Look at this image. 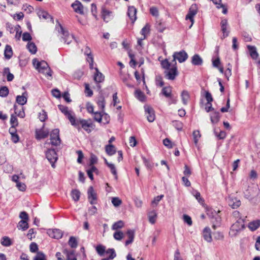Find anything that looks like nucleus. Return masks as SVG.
Wrapping results in <instances>:
<instances>
[{
	"instance_id": "25",
	"label": "nucleus",
	"mask_w": 260,
	"mask_h": 260,
	"mask_svg": "<svg viewBox=\"0 0 260 260\" xmlns=\"http://www.w3.org/2000/svg\"><path fill=\"white\" fill-rule=\"evenodd\" d=\"M37 14L40 19H43L44 20L48 19H52V17L49 14V13L44 10H39Z\"/></svg>"
},
{
	"instance_id": "42",
	"label": "nucleus",
	"mask_w": 260,
	"mask_h": 260,
	"mask_svg": "<svg viewBox=\"0 0 260 260\" xmlns=\"http://www.w3.org/2000/svg\"><path fill=\"white\" fill-rule=\"evenodd\" d=\"M1 244L5 246H9L12 244V242L9 238L8 237H5L3 238Z\"/></svg>"
},
{
	"instance_id": "5",
	"label": "nucleus",
	"mask_w": 260,
	"mask_h": 260,
	"mask_svg": "<svg viewBox=\"0 0 260 260\" xmlns=\"http://www.w3.org/2000/svg\"><path fill=\"white\" fill-rule=\"evenodd\" d=\"M176 62H172V66L170 67L169 70H167L165 72V76L168 79L174 80L177 75V68Z\"/></svg>"
},
{
	"instance_id": "19",
	"label": "nucleus",
	"mask_w": 260,
	"mask_h": 260,
	"mask_svg": "<svg viewBox=\"0 0 260 260\" xmlns=\"http://www.w3.org/2000/svg\"><path fill=\"white\" fill-rule=\"evenodd\" d=\"M95 73L94 74L93 79L96 83H101L104 81L105 77L102 73H101L97 68L95 69Z\"/></svg>"
},
{
	"instance_id": "10",
	"label": "nucleus",
	"mask_w": 260,
	"mask_h": 260,
	"mask_svg": "<svg viewBox=\"0 0 260 260\" xmlns=\"http://www.w3.org/2000/svg\"><path fill=\"white\" fill-rule=\"evenodd\" d=\"M188 57V55L184 51L180 52H176L173 54V60L172 62H176V60L177 59L179 62H183L185 61Z\"/></svg>"
},
{
	"instance_id": "27",
	"label": "nucleus",
	"mask_w": 260,
	"mask_h": 260,
	"mask_svg": "<svg viewBox=\"0 0 260 260\" xmlns=\"http://www.w3.org/2000/svg\"><path fill=\"white\" fill-rule=\"evenodd\" d=\"M5 57L6 59H9L11 58L13 55V51L10 45H7L5 47L4 51Z\"/></svg>"
},
{
	"instance_id": "33",
	"label": "nucleus",
	"mask_w": 260,
	"mask_h": 260,
	"mask_svg": "<svg viewBox=\"0 0 260 260\" xmlns=\"http://www.w3.org/2000/svg\"><path fill=\"white\" fill-rule=\"evenodd\" d=\"M17 228L19 230L25 231L29 228L28 221L20 220L18 224Z\"/></svg>"
},
{
	"instance_id": "41",
	"label": "nucleus",
	"mask_w": 260,
	"mask_h": 260,
	"mask_svg": "<svg viewBox=\"0 0 260 260\" xmlns=\"http://www.w3.org/2000/svg\"><path fill=\"white\" fill-rule=\"evenodd\" d=\"M4 74H7V79L8 81H11L14 79V75L10 73L9 68H6L4 70Z\"/></svg>"
},
{
	"instance_id": "63",
	"label": "nucleus",
	"mask_w": 260,
	"mask_h": 260,
	"mask_svg": "<svg viewBox=\"0 0 260 260\" xmlns=\"http://www.w3.org/2000/svg\"><path fill=\"white\" fill-rule=\"evenodd\" d=\"M30 251L32 252H36L38 249V247L36 243H31L29 246Z\"/></svg>"
},
{
	"instance_id": "16",
	"label": "nucleus",
	"mask_w": 260,
	"mask_h": 260,
	"mask_svg": "<svg viewBox=\"0 0 260 260\" xmlns=\"http://www.w3.org/2000/svg\"><path fill=\"white\" fill-rule=\"evenodd\" d=\"M137 9L134 6H129L128 8L127 15L132 23H134L137 19Z\"/></svg>"
},
{
	"instance_id": "60",
	"label": "nucleus",
	"mask_w": 260,
	"mask_h": 260,
	"mask_svg": "<svg viewBox=\"0 0 260 260\" xmlns=\"http://www.w3.org/2000/svg\"><path fill=\"white\" fill-rule=\"evenodd\" d=\"M66 251L67 252V260H74V259H76V256L73 251L67 252L66 250Z\"/></svg>"
},
{
	"instance_id": "1",
	"label": "nucleus",
	"mask_w": 260,
	"mask_h": 260,
	"mask_svg": "<svg viewBox=\"0 0 260 260\" xmlns=\"http://www.w3.org/2000/svg\"><path fill=\"white\" fill-rule=\"evenodd\" d=\"M32 63L35 68L39 72L43 73L50 77L52 76V71L45 61L42 60L39 61L37 59L35 58L32 60Z\"/></svg>"
},
{
	"instance_id": "15",
	"label": "nucleus",
	"mask_w": 260,
	"mask_h": 260,
	"mask_svg": "<svg viewBox=\"0 0 260 260\" xmlns=\"http://www.w3.org/2000/svg\"><path fill=\"white\" fill-rule=\"evenodd\" d=\"M102 14L103 19L106 22H109L113 18L112 12L106 9L105 7L102 8Z\"/></svg>"
},
{
	"instance_id": "22",
	"label": "nucleus",
	"mask_w": 260,
	"mask_h": 260,
	"mask_svg": "<svg viewBox=\"0 0 260 260\" xmlns=\"http://www.w3.org/2000/svg\"><path fill=\"white\" fill-rule=\"evenodd\" d=\"M203 237L207 242H211L212 238L211 235V230L209 228H205L203 231Z\"/></svg>"
},
{
	"instance_id": "9",
	"label": "nucleus",
	"mask_w": 260,
	"mask_h": 260,
	"mask_svg": "<svg viewBox=\"0 0 260 260\" xmlns=\"http://www.w3.org/2000/svg\"><path fill=\"white\" fill-rule=\"evenodd\" d=\"M59 131L54 129L50 134V143L52 145L57 146L60 144L61 140L59 136Z\"/></svg>"
},
{
	"instance_id": "7",
	"label": "nucleus",
	"mask_w": 260,
	"mask_h": 260,
	"mask_svg": "<svg viewBox=\"0 0 260 260\" xmlns=\"http://www.w3.org/2000/svg\"><path fill=\"white\" fill-rule=\"evenodd\" d=\"M198 13V7L197 5L193 4L192 5L189 9L188 12L187 14L186 15L185 17V19L188 20L189 19L190 22H191V24L190 26H189V28H191L192 25H193L194 23V16L197 14Z\"/></svg>"
},
{
	"instance_id": "30",
	"label": "nucleus",
	"mask_w": 260,
	"mask_h": 260,
	"mask_svg": "<svg viewBox=\"0 0 260 260\" xmlns=\"http://www.w3.org/2000/svg\"><path fill=\"white\" fill-rule=\"evenodd\" d=\"M213 3L216 5L217 8H222V13L224 14H226L227 13L228 10L225 7V6L222 5L221 2V0H212Z\"/></svg>"
},
{
	"instance_id": "54",
	"label": "nucleus",
	"mask_w": 260,
	"mask_h": 260,
	"mask_svg": "<svg viewBox=\"0 0 260 260\" xmlns=\"http://www.w3.org/2000/svg\"><path fill=\"white\" fill-rule=\"evenodd\" d=\"M214 134L219 139H224L226 136V133L224 131H220L219 134H217V132L214 130Z\"/></svg>"
},
{
	"instance_id": "3",
	"label": "nucleus",
	"mask_w": 260,
	"mask_h": 260,
	"mask_svg": "<svg viewBox=\"0 0 260 260\" xmlns=\"http://www.w3.org/2000/svg\"><path fill=\"white\" fill-rule=\"evenodd\" d=\"M58 109L69 120L72 125L77 126L78 123L76 122V119L74 113L70 110L67 107L59 105L58 106Z\"/></svg>"
},
{
	"instance_id": "26",
	"label": "nucleus",
	"mask_w": 260,
	"mask_h": 260,
	"mask_svg": "<svg viewBox=\"0 0 260 260\" xmlns=\"http://www.w3.org/2000/svg\"><path fill=\"white\" fill-rule=\"evenodd\" d=\"M148 219L150 223L151 224H154L156 222L157 218V213L155 211L153 210L149 212L148 214Z\"/></svg>"
},
{
	"instance_id": "32",
	"label": "nucleus",
	"mask_w": 260,
	"mask_h": 260,
	"mask_svg": "<svg viewBox=\"0 0 260 260\" xmlns=\"http://www.w3.org/2000/svg\"><path fill=\"white\" fill-rule=\"evenodd\" d=\"M191 62L194 65L199 66L202 64L203 61L199 55L196 54L192 56Z\"/></svg>"
},
{
	"instance_id": "45",
	"label": "nucleus",
	"mask_w": 260,
	"mask_h": 260,
	"mask_svg": "<svg viewBox=\"0 0 260 260\" xmlns=\"http://www.w3.org/2000/svg\"><path fill=\"white\" fill-rule=\"evenodd\" d=\"M111 202L116 207L119 206L122 204V201L118 197L112 198Z\"/></svg>"
},
{
	"instance_id": "59",
	"label": "nucleus",
	"mask_w": 260,
	"mask_h": 260,
	"mask_svg": "<svg viewBox=\"0 0 260 260\" xmlns=\"http://www.w3.org/2000/svg\"><path fill=\"white\" fill-rule=\"evenodd\" d=\"M164 197V195H160L156 197H155L153 199V200L152 201V204L157 205L159 202L162 199V198Z\"/></svg>"
},
{
	"instance_id": "23",
	"label": "nucleus",
	"mask_w": 260,
	"mask_h": 260,
	"mask_svg": "<svg viewBox=\"0 0 260 260\" xmlns=\"http://www.w3.org/2000/svg\"><path fill=\"white\" fill-rule=\"evenodd\" d=\"M126 235L128 237V240L125 241V246H127L129 244H131L134 239L135 236V232L134 231L132 230H128L126 232Z\"/></svg>"
},
{
	"instance_id": "64",
	"label": "nucleus",
	"mask_w": 260,
	"mask_h": 260,
	"mask_svg": "<svg viewBox=\"0 0 260 260\" xmlns=\"http://www.w3.org/2000/svg\"><path fill=\"white\" fill-rule=\"evenodd\" d=\"M16 186L20 191H24L26 189V185H25V184L20 182H17V183H16Z\"/></svg>"
},
{
	"instance_id": "47",
	"label": "nucleus",
	"mask_w": 260,
	"mask_h": 260,
	"mask_svg": "<svg viewBox=\"0 0 260 260\" xmlns=\"http://www.w3.org/2000/svg\"><path fill=\"white\" fill-rule=\"evenodd\" d=\"M97 104L99 107L103 109L105 107V99L103 96H101L98 98Z\"/></svg>"
},
{
	"instance_id": "61",
	"label": "nucleus",
	"mask_w": 260,
	"mask_h": 260,
	"mask_svg": "<svg viewBox=\"0 0 260 260\" xmlns=\"http://www.w3.org/2000/svg\"><path fill=\"white\" fill-rule=\"evenodd\" d=\"M107 253L108 254L109 253L110 255L109 256H108V257L111 259H113L116 255V253H115V252L114 251V250L113 249H109L107 251Z\"/></svg>"
},
{
	"instance_id": "21",
	"label": "nucleus",
	"mask_w": 260,
	"mask_h": 260,
	"mask_svg": "<svg viewBox=\"0 0 260 260\" xmlns=\"http://www.w3.org/2000/svg\"><path fill=\"white\" fill-rule=\"evenodd\" d=\"M247 48L249 50V54L251 58L253 59H256L258 56V54L256 51V48L255 46L248 45Z\"/></svg>"
},
{
	"instance_id": "4",
	"label": "nucleus",
	"mask_w": 260,
	"mask_h": 260,
	"mask_svg": "<svg viewBox=\"0 0 260 260\" xmlns=\"http://www.w3.org/2000/svg\"><path fill=\"white\" fill-rule=\"evenodd\" d=\"M56 28H58V31L59 34L61 35V38L63 39V40L64 43H66L67 44H69L74 39V37L72 35H70L68 31H66L63 28L62 26L59 24L58 27L56 26Z\"/></svg>"
},
{
	"instance_id": "39",
	"label": "nucleus",
	"mask_w": 260,
	"mask_h": 260,
	"mask_svg": "<svg viewBox=\"0 0 260 260\" xmlns=\"http://www.w3.org/2000/svg\"><path fill=\"white\" fill-rule=\"evenodd\" d=\"M69 245L72 248H76L78 245L76 238L74 237H71L69 240Z\"/></svg>"
},
{
	"instance_id": "40",
	"label": "nucleus",
	"mask_w": 260,
	"mask_h": 260,
	"mask_svg": "<svg viewBox=\"0 0 260 260\" xmlns=\"http://www.w3.org/2000/svg\"><path fill=\"white\" fill-rule=\"evenodd\" d=\"M193 141L196 146H197L199 139L201 137V134L199 131H194L193 132Z\"/></svg>"
},
{
	"instance_id": "11",
	"label": "nucleus",
	"mask_w": 260,
	"mask_h": 260,
	"mask_svg": "<svg viewBox=\"0 0 260 260\" xmlns=\"http://www.w3.org/2000/svg\"><path fill=\"white\" fill-rule=\"evenodd\" d=\"M88 199L91 205L96 204L97 195L92 186H90L88 189Z\"/></svg>"
},
{
	"instance_id": "13",
	"label": "nucleus",
	"mask_w": 260,
	"mask_h": 260,
	"mask_svg": "<svg viewBox=\"0 0 260 260\" xmlns=\"http://www.w3.org/2000/svg\"><path fill=\"white\" fill-rule=\"evenodd\" d=\"M144 108L148 121L150 122H153L155 119V114L153 109L149 106H145Z\"/></svg>"
},
{
	"instance_id": "51",
	"label": "nucleus",
	"mask_w": 260,
	"mask_h": 260,
	"mask_svg": "<svg viewBox=\"0 0 260 260\" xmlns=\"http://www.w3.org/2000/svg\"><path fill=\"white\" fill-rule=\"evenodd\" d=\"M34 260H46V256L42 252H38L34 257Z\"/></svg>"
},
{
	"instance_id": "18",
	"label": "nucleus",
	"mask_w": 260,
	"mask_h": 260,
	"mask_svg": "<svg viewBox=\"0 0 260 260\" xmlns=\"http://www.w3.org/2000/svg\"><path fill=\"white\" fill-rule=\"evenodd\" d=\"M28 93L26 91L24 92L21 95H18L16 97L17 103L20 105H25L27 100Z\"/></svg>"
},
{
	"instance_id": "50",
	"label": "nucleus",
	"mask_w": 260,
	"mask_h": 260,
	"mask_svg": "<svg viewBox=\"0 0 260 260\" xmlns=\"http://www.w3.org/2000/svg\"><path fill=\"white\" fill-rule=\"evenodd\" d=\"M192 194L200 203L202 204L204 202V200L201 198V194L199 192L194 191L193 192Z\"/></svg>"
},
{
	"instance_id": "46",
	"label": "nucleus",
	"mask_w": 260,
	"mask_h": 260,
	"mask_svg": "<svg viewBox=\"0 0 260 260\" xmlns=\"http://www.w3.org/2000/svg\"><path fill=\"white\" fill-rule=\"evenodd\" d=\"M150 25L146 24V25L142 29L141 33L143 36L144 38H146V35L149 32Z\"/></svg>"
},
{
	"instance_id": "29",
	"label": "nucleus",
	"mask_w": 260,
	"mask_h": 260,
	"mask_svg": "<svg viewBox=\"0 0 260 260\" xmlns=\"http://www.w3.org/2000/svg\"><path fill=\"white\" fill-rule=\"evenodd\" d=\"M181 96L183 104L186 105L190 98V95L188 92L186 90H183L181 93Z\"/></svg>"
},
{
	"instance_id": "6",
	"label": "nucleus",
	"mask_w": 260,
	"mask_h": 260,
	"mask_svg": "<svg viewBox=\"0 0 260 260\" xmlns=\"http://www.w3.org/2000/svg\"><path fill=\"white\" fill-rule=\"evenodd\" d=\"M76 122L78 123L77 126L76 127L79 128V125H81L82 128H83L88 133L91 132V128H92L93 124L90 119L85 120V119H79L76 120Z\"/></svg>"
},
{
	"instance_id": "8",
	"label": "nucleus",
	"mask_w": 260,
	"mask_h": 260,
	"mask_svg": "<svg viewBox=\"0 0 260 260\" xmlns=\"http://www.w3.org/2000/svg\"><path fill=\"white\" fill-rule=\"evenodd\" d=\"M46 158L51 163L52 167L54 168L55 163L57 160V156L54 149H49L46 153Z\"/></svg>"
},
{
	"instance_id": "48",
	"label": "nucleus",
	"mask_w": 260,
	"mask_h": 260,
	"mask_svg": "<svg viewBox=\"0 0 260 260\" xmlns=\"http://www.w3.org/2000/svg\"><path fill=\"white\" fill-rule=\"evenodd\" d=\"M9 93V89L6 86H3L0 89V96L6 97Z\"/></svg>"
},
{
	"instance_id": "28",
	"label": "nucleus",
	"mask_w": 260,
	"mask_h": 260,
	"mask_svg": "<svg viewBox=\"0 0 260 260\" xmlns=\"http://www.w3.org/2000/svg\"><path fill=\"white\" fill-rule=\"evenodd\" d=\"M260 226V220H255L248 224V228L252 231L256 230Z\"/></svg>"
},
{
	"instance_id": "58",
	"label": "nucleus",
	"mask_w": 260,
	"mask_h": 260,
	"mask_svg": "<svg viewBox=\"0 0 260 260\" xmlns=\"http://www.w3.org/2000/svg\"><path fill=\"white\" fill-rule=\"evenodd\" d=\"M47 114L45 111L42 110L41 112L39 113V118L41 121H44L47 119Z\"/></svg>"
},
{
	"instance_id": "38",
	"label": "nucleus",
	"mask_w": 260,
	"mask_h": 260,
	"mask_svg": "<svg viewBox=\"0 0 260 260\" xmlns=\"http://www.w3.org/2000/svg\"><path fill=\"white\" fill-rule=\"evenodd\" d=\"M124 236V233L121 231H116L113 234L114 238L118 241L122 240Z\"/></svg>"
},
{
	"instance_id": "57",
	"label": "nucleus",
	"mask_w": 260,
	"mask_h": 260,
	"mask_svg": "<svg viewBox=\"0 0 260 260\" xmlns=\"http://www.w3.org/2000/svg\"><path fill=\"white\" fill-rule=\"evenodd\" d=\"M215 220L216 222L212 221V228L214 229H216V227L219 226L221 221V218L219 217V216L217 215V217H215Z\"/></svg>"
},
{
	"instance_id": "37",
	"label": "nucleus",
	"mask_w": 260,
	"mask_h": 260,
	"mask_svg": "<svg viewBox=\"0 0 260 260\" xmlns=\"http://www.w3.org/2000/svg\"><path fill=\"white\" fill-rule=\"evenodd\" d=\"M27 48L29 51L32 54H35L37 51L36 45L32 42H29L27 44Z\"/></svg>"
},
{
	"instance_id": "44",
	"label": "nucleus",
	"mask_w": 260,
	"mask_h": 260,
	"mask_svg": "<svg viewBox=\"0 0 260 260\" xmlns=\"http://www.w3.org/2000/svg\"><path fill=\"white\" fill-rule=\"evenodd\" d=\"M136 97L141 101H144L145 100V95L140 90H137L135 91Z\"/></svg>"
},
{
	"instance_id": "43",
	"label": "nucleus",
	"mask_w": 260,
	"mask_h": 260,
	"mask_svg": "<svg viewBox=\"0 0 260 260\" xmlns=\"http://www.w3.org/2000/svg\"><path fill=\"white\" fill-rule=\"evenodd\" d=\"M171 87H165L162 89V94L166 97H169L171 94Z\"/></svg>"
},
{
	"instance_id": "12",
	"label": "nucleus",
	"mask_w": 260,
	"mask_h": 260,
	"mask_svg": "<svg viewBox=\"0 0 260 260\" xmlns=\"http://www.w3.org/2000/svg\"><path fill=\"white\" fill-rule=\"evenodd\" d=\"M71 7L76 13L81 15L84 14V7L80 1L78 0L75 1V2L72 4Z\"/></svg>"
},
{
	"instance_id": "14",
	"label": "nucleus",
	"mask_w": 260,
	"mask_h": 260,
	"mask_svg": "<svg viewBox=\"0 0 260 260\" xmlns=\"http://www.w3.org/2000/svg\"><path fill=\"white\" fill-rule=\"evenodd\" d=\"M47 234L50 237L57 239H60L63 235L62 231L59 229H50L48 230Z\"/></svg>"
},
{
	"instance_id": "62",
	"label": "nucleus",
	"mask_w": 260,
	"mask_h": 260,
	"mask_svg": "<svg viewBox=\"0 0 260 260\" xmlns=\"http://www.w3.org/2000/svg\"><path fill=\"white\" fill-rule=\"evenodd\" d=\"M96 250L97 252L100 255H102L104 254L105 251V248L104 246L102 245H98L96 248Z\"/></svg>"
},
{
	"instance_id": "35",
	"label": "nucleus",
	"mask_w": 260,
	"mask_h": 260,
	"mask_svg": "<svg viewBox=\"0 0 260 260\" xmlns=\"http://www.w3.org/2000/svg\"><path fill=\"white\" fill-rule=\"evenodd\" d=\"M106 151L109 155H112L116 152L115 147L113 145H108L106 146Z\"/></svg>"
},
{
	"instance_id": "49",
	"label": "nucleus",
	"mask_w": 260,
	"mask_h": 260,
	"mask_svg": "<svg viewBox=\"0 0 260 260\" xmlns=\"http://www.w3.org/2000/svg\"><path fill=\"white\" fill-rule=\"evenodd\" d=\"M161 65L164 69L169 70L172 66V62H169L168 59H165L161 61Z\"/></svg>"
},
{
	"instance_id": "31",
	"label": "nucleus",
	"mask_w": 260,
	"mask_h": 260,
	"mask_svg": "<svg viewBox=\"0 0 260 260\" xmlns=\"http://www.w3.org/2000/svg\"><path fill=\"white\" fill-rule=\"evenodd\" d=\"M49 132L43 130L36 131V138L38 139H43L47 137Z\"/></svg>"
},
{
	"instance_id": "36",
	"label": "nucleus",
	"mask_w": 260,
	"mask_h": 260,
	"mask_svg": "<svg viewBox=\"0 0 260 260\" xmlns=\"http://www.w3.org/2000/svg\"><path fill=\"white\" fill-rule=\"evenodd\" d=\"M71 196L74 201L77 202L80 197V192L77 189H74L71 192Z\"/></svg>"
},
{
	"instance_id": "52",
	"label": "nucleus",
	"mask_w": 260,
	"mask_h": 260,
	"mask_svg": "<svg viewBox=\"0 0 260 260\" xmlns=\"http://www.w3.org/2000/svg\"><path fill=\"white\" fill-rule=\"evenodd\" d=\"M108 167L110 169L111 173L115 176V179H117V171L115 165L111 163L108 164Z\"/></svg>"
},
{
	"instance_id": "2",
	"label": "nucleus",
	"mask_w": 260,
	"mask_h": 260,
	"mask_svg": "<svg viewBox=\"0 0 260 260\" xmlns=\"http://www.w3.org/2000/svg\"><path fill=\"white\" fill-rule=\"evenodd\" d=\"M244 219L240 218L231 226L229 235L231 237H235L244 229Z\"/></svg>"
},
{
	"instance_id": "20",
	"label": "nucleus",
	"mask_w": 260,
	"mask_h": 260,
	"mask_svg": "<svg viewBox=\"0 0 260 260\" xmlns=\"http://www.w3.org/2000/svg\"><path fill=\"white\" fill-rule=\"evenodd\" d=\"M229 204L233 209L239 207L241 205V201L240 200L235 198L229 197Z\"/></svg>"
},
{
	"instance_id": "34",
	"label": "nucleus",
	"mask_w": 260,
	"mask_h": 260,
	"mask_svg": "<svg viewBox=\"0 0 260 260\" xmlns=\"http://www.w3.org/2000/svg\"><path fill=\"white\" fill-rule=\"evenodd\" d=\"M124 226V222L122 220H119L113 223L112 226V229L114 231H117L118 229H122Z\"/></svg>"
},
{
	"instance_id": "24",
	"label": "nucleus",
	"mask_w": 260,
	"mask_h": 260,
	"mask_svg": "<svg viewBox=\"0 0 260 260\" xmlns=\"http://www.w3.org/2000/svg\"><path fill=\"white\" fill-rule=\"evenodd\" d=\"M220 119L219 113L218 111H214L210 114V120L213 124H215L218 122Z\"/></svg>"
},
{
	"instance_id": "55",
	"label": "nucleus",
	"mask_w": 260,
	"mask_h": 260,
	"mask_svg": "<svg viewBox=\"0 0 260 260\" xmlns=\"http://www.w3.org/2000/svg\"><path fill=\"white\" fill-rule=\"evenodd\" d=\"M85 92L88 96H91L93 94L92 91L89 88V85L88 83H85Z\"/></svg>"
},
{
	"instance_id": "56",
	"label": "nucleus",
	"mask_w": 260,
	"mask_h": 260,
	"mask_svg": "<svg viewBox=\"0 0 260 260\" xmlns=\"http://www.w3.org/2000/svg\"><path fill=\"white\" fill-rule=\"evenodd\" d=\"M205 98L207 101V105L210 104V103H211L213 101L212 95L208 91H205Z\"/></svg>"
},
{
	"instance_id": "17",
	"label": "nucleus",
	"mask_w": 260,
	"mask_h": 260,
	"mask_svg": "<svg viewBox=\"0 0 260 260\" xmlns=\"http://www.w3.org/2000/svg\"><path fill=\"white\" fill-rule=\"evenodd\" d=\"M221 31H222L223 35L221 37L223 39L227 37L229 35V31L228 30V21L226 19H222L220 22Z\"/></svg>"
},
{
	"instance_id": "53",
	"label": "nucleus",
	"mask_w": 260,
	"mask_h": 260,
	"mask_svg": "<svg viewBox=\"0 0 260 260\" xmlns=\"http://www.w3.org/2000/svg\"><path fill=\"white\" fill-rule=\"evenodd\" d=\"M19 217L21 219V220H23L25 221H28V215L27 213L25 211L21 212L19 214Z\"/></svg>"
}]
</instances>
